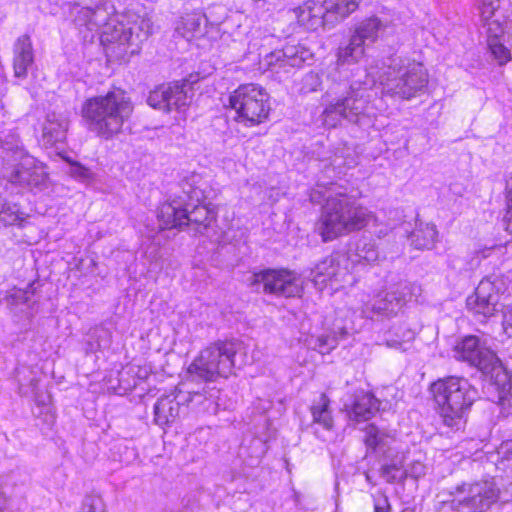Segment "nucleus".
I'll list each match as a JSON object with an SVG mask.
<instances>
[{
    "label": "nucleus",
    "mask_w": 512,
    "mask_h": 512,
    "mask_svg": "<svg viewBox=\"0 0 512 512\" xmlns=\"http://www.w3.org/2000/svg\"><path fill=\"white\" fill-rule=\"evenodd\" d=\"M371 213L347 193L327 196L321 206L316 229L323 242H331L365 229Z\"/></svg>",
    "instance_id": "obj_1"
},
{
    "label": "nucleus",
    "mask_w": 512,
    "mask_h": 512,
    "mask_svg": "<svg viewBox=\"0 0 512 512\" xmlns=\"http://www.w3.org/2000/svg\"><path fill=\"white\" fill-rule=\"evenodd\" d=\"M429 390L443 424L453 432L464 431L474 403L468 382L447 376L431 383Z\"/></svg>",
    "instance_id": "obj_2"
},
{
    "label": "nucleus",
    "mask_w": 512,
    "mask_h": 512,
    "mask_svg": "<svg viewBox=\"0 0 512 512\" xmlns=\"http://www.w3.org/2000/svg\"><path fill=\"white\" fill-rule=\"evenodd\" d=\"M237 355H246V347L241 340L217 339L199 351L187 367V373L206 383L228 379L235 375Z\"/></svg>",
    "instance_id": "obj_3"
},
{
    "label": "nucleus",
    "mask_w": 512,
    "mask_h": 512,
    "mask_svg": "<svg viewBox=\"0 0 512 512\" xmlns=\"http://www.w3.org/2000/svg\"><path fill=\"white\" fill-rule=\"evenodd\" d=\"M132 112V106L124 98H88L83 115L94 122L98 134L108 139L119 133L123 120Z\"/></svg>",
    "instance_id": "obj_4"
},
{
    "label": "nucleus",
    "mask_w": 512,
    "mask_h": 512,
    "mask_svg": "<svg viewBox=\"0 0 512 512\" xmlns=\"http://www.w3.org/2000/svg\"><path fill=\"white\" fill-rule=\"evenodd\" d=\"M253 285H262L263 292L269 295L285 298L301 297L304 293V282L294 270L280 268H266L253 273Z\"/></svg>",
    "instance_id": "obj_5"
},
{
    "label": "nucleus",
    "mask_w": 512,
    "mask_h": 512,
    "mask_svg": "<svg viewBox=\"0 0 512 512\" xmlns=\"http://www.w3.org/2000/svg\"><path fill=\"white\" fill-rule=\"evenodd\" d=\"M386 24L378 17L371 16L355 25L349 43L338 50V62L341 64L356 63L365 55L366 47L379 38Z\"/></svg>",
    "instance_id": "obj_6"
},
{
    "label": "nucleus",
    "mask_w": 512,
    "mask_h": 512,
    "mask_svg": "<svg viewBox=\"0 0 512 512\" xmlns=\"http://www.w3.org/2000/svg\"><path fill=\"white\" fill-rule=\"evenodd\" d=\"M188 186L189 189L185 190L188 205L186 229L203 234L216 226L218 209L208 200L206 190L202 185L189 183Z\"/></svg>",
    "instance_id": "obj_7"
},
{
    "label": "nucleus",
    "mask_w": 512,
    "mask_h": 512,
    "mask_svg": "<svg viewBox=\"0 0 512 512\" xmlns=\"http://www.w3.org/2000/svg\"><path fill=\"white\" fill-rule=\"evenodd\" d=\"M153 23L149 18L138 17L134 22L124 24L114 22L104 32V40L123 46L126 54L138 53L141 43L152 33Z\"/></svg>",
    "instance_id": "obj_8"
},
{
    "label": "nucleus",
    "mask_w": 512,
    "mask_h": 512,
    "mask_svg": "<svg viewBox=\"0 0 512 512\" xmlns=\"http://www.w3.org/2000/svg\"><path fill=\"white\" fill-rule=\"evenodd\" d=\"M500 289L494 281L482 279L466 300L467 309L475 316L489 318L499 311Z\"/></svg>",
    "instance_id": "obj_9"
},
{
    "label": "nucleus",
    "mask_w": 512,
    "mask_h": 512,
    "mask_svg": "<svg viewBox=\"0 0 512 512\" xmlns=\"http://www.w3.org/2000/svg\"><path fill=\"white\" fill-rule=\"evenodd\" d=\"M458 359L468 362L480 370H488L497 360L496 353L481 345L476 335L464 336L454 348Z\"/></svg>",
    "instance_id": "obj_10"
},
{
    "label": "nucleus",
    "mask_w": 512,
    "mask_h": 512,
    "mask_svg": "<svg viewBox=\"0 0 512 512\" xmlns=\"http://www.w3.org/2000/svg\"><path fill=\"white\" fill-rule=\"evenodd\" d=\"M187 208V197L176 196L160 202L156 208L158 228L162 231L186 230Z\"/></svg>",
    "instance_id": "obj_11"
},
{
    "label": "nucleus",
    "mask_w": 512,
    "mask_h": 512,
    "mask_svg": "<svg viewBox=\"0 0 512 512\" xmlns=\"http://www.w3.org/2000/svg\"><path fill=\"white\" fill-rule=\"evenodd\" d=\"M478 10L482 26L487 35L504 36L512 39V17L504 15L500 0H479Z\"/></svg>",
    "instance_id": "obj_12"
},
{
    "label": "nucleus",
    "mask_w": 512,
    "mask_h": 512,
    "mask_svg": "<svg viewBox=\"0 0 512 512\" xmlns=\"http://www.w3.org/2000/svg\"><path fill=\"white\" fill-rule=\"evenodd\" d=\"M229 105L236 110V121L248 127L268 119L270 107L263 98H229Z\"/></svg>",
    "instance_id": "obj_13"
},
{
    "label": "nucleus",
    "mask_w": 512,
    "mask_h": 512,
    "mask_svg": "<svg viewBox=\"0 0 512 512\" xmlns=\"http://www.w3.org/2000/svg\"><path fill=\"white\" fill-rule=\"evenodd\" d=\"M298 23L307 30H316L319 27L334 22L325 5V0H307L303 5L294 9Z\"/></svg>",
    "instance_id": "obj_14"
},
{
    "label": "nucleus",
    "mask_w": 512,
    "mask_h": 512,
    "mask_svg": "<svg viewBox=\"0 0 512 512\" xmlns=\"http://www.w3.org/2000/svg\"><path fill=\"white\" fill-rule=\"evenodd\" d=\"M381 401L371 391H360L344 406L348 418L356 423L372 419L380 411Z\"/></svg>",
    "instance_id": "obj_15"
},
{
    "label": "nucleus",
    "mask_w": 512,
    "mask_h": 512,
    "mask_svg": "<svg viewBox=\"0 0 512 512\" xmlns=\"http://www.w3.org/2000/svg\"><path fill=\"white\" fill-rule=\"evenodd\" d=\"M427 83V73L423 65L412 62L408 64L407 70L395 87H391L389 91H392L394 95L413 96L414 93L421 92Z\"/></svg>",
    "instance_id": "obj_16"
},
{
    "label": "nucleus",
    "mask_w": 512,
    "mask_h": 512,
    "mask_svg": "<svg viewBox=\"0 0 512 512\" xmlns=\"http://www.w3.org/2000/svg\"><path fill=\"white\" fill-rule=\"evenodd\" d=\"M70 14L74 15V23L78 27H85L89 31H96L102 26L104 32L108 25H114V20L107 22V13L104 9L96 7L95 9L89 7H80L77 3H69Z\"/></svg>",
    "instance_id": "obj_17"
},
{
    "label": "nucleus",
    "mask_w": 512,
    "mask_h": 512,
    "mask_svg": "<svg viewBox=\"0 0 512 512\" xmlns=\"http://www.w3.org/2000/svg\"><path fill=\"white\" fill-rule=\"evenodd\" d=\"M310 59H312V52L302 44H288L282 50L272 52L266 56V62L269 66L279 64V67H299Z\"/></svg>",
    "instance_id": "obj_18"
},
{
    "label": "nucleus",
    "mask_w": 512,
    "mask_h": 512,
    "mask_svg": "<svg viewBox=\"0 0 512 512\" xmlns=\"http://www.w3.org/2000/svg\"><path fill=\"white\" fill-rule=\"evenodd\" d=\"M33 61L34 56L31 40L29 36L22 35L17 39L14 45V75L18 78L26 77Z\"/></svg>",
    "instance_id": "obj_19"
},
{
    "label": "nucleus",
    "mask_w": 512,
    "mask_h": 512,
    "mask_svg": "<svg viewBox=\"0 0 512 512\" xmlns=\"http://www.w3.org/2000/svg\"><path fill=\"white\" fill-rule=\"evenodd\" d=\"M476 488V493L472 496L466 497L462 500V504L471 509V512H483L494 503L497 494L493 487L485 484L474 483L470 486L469 491L473 492Z\"/></svg>",
    "instance_id": "obj_20"
},
{
    "label": "nucleus",
    "mask_w": 512,
    "mask_h": 512,
    "mask_svg": "<svg viewBox=\"0 0 512 512\" xmlns=\"http://www.w3.org/2000/svg\"><path fill=\"white\" fill-rule=\"evenodd\" d=\"M339 261L329 255L319 261L312 270V280L321 289L331 284L339 274Z\"/></svg>",
    "instance_id": "obj_21"
},
{
    "label": "nucleus",
    "mask_w": 512,
    "mask_h": 512,
    "mask_svg": "<svg viewBox=\"0 0 512 512\" xmlns=\"http://www.w3.org/2000/svg\"><path fill=\"white\" fill-rule=\"evenodd\" d=\"M180 403L175 397L162 396L154 405V420L158 425L167 426L179 417Z\"/></svg>",
    "instance_id": "obj_22"
},
{
    "label": "nucleus",
    "mask_w": 512,
    "mask_h": 512,
    "mask_svg": "<svg viewBox=\"0 0 512 512\" xmlns=\"http://www.w3.org/2000/svg\"><path fill=\"white\" fill-rule=\"evenodd\" d=\"M198 82L197 75H190L188 78L162 83L155 87L152 93L160 94V96H177L183 94L187 96L189 93L194 94V85Z\"/></svg>",
    "instance_id": "obj_23"
},
{
    "label": "nucleus",
    "mask_w": 512,
    "mask_h": 512,
    "mask_svg": "<svg viewBox=\"0 0 512 512\" xmlns=\"http://www.w3.org/2000/svg\"><path fill=\"white\" fill-rule=\"evenodd\" d=\"M331 400L329 396L322 392L317 401L310 407L312 421L321 425L326 430H332L334 427V419L330 409Z\"/></svg>",
    "instance_id": "obj_24"
},
{
    "label": "nucleus",
    "mask_w": 512,
    "mask_h": 512,
    "mask_svg": "<svg viewBox=\"0 0 512 512\" xmlns=\"http://www.w3.org/2000/svg\"><path fill=\"white\" fill-rule=\"evenodd\" d=\"M67 130V123L64 119L56 117L55 114L49 115L42 124V137L49 144L64 139Z\"/></svg>",
    "instance_id": "obj_25"
},
{
    "label": "nucleus",
    "mask_w": 512,
    "mask_h": 512,
    "mask_svg": "<svg viewBox=\"0 0 512 512\" xmlns=\"http://www.w3.org/2000/svg\"><path fill=\"white\" fill-rule=\"evenodd\" d=\"M46 169V164L34 161L29 167H21V170L19 171L20 178L28 185L39 186L45 183L48 179V173Z\"/></svg>",
    "instance_id": "obj_26"
},
{
    "label": "nucleus",
    "mask_w": 512,
    "mask_h": 512,
    "mask_svg": "<svg viewBox=\"0 0 512 512\" xmlns=\"http://www.w3.org/2000/svg\"><path fill=\"white\" fill-rule=\"evenodd\" d=\"M396 301L399 308H402L405 304L404 297L399 295L397 297L394 294L387 292H379L370 299L371 310L375 313H387L393 311V302Z\"/></svg>",
    "instance_id": "obj_27"
},
{
    "label": "nucleus",
    "mask_w": 512,
    "mask_h": 512,
    "mask_svg": "<svg viewBox=\"0 0 512 512\" xmlns=\"http://www.w3.org/2000/svg\"><path fill=\"white\" fill-rule=\"evenodd\" d=\"M361 0H325L328 13L334 21L342 19L357 10Z\"/></svg>",
    "instance_id": "obj_28"
},
{
    "label": "nucleus",
    "mask_w": 512,
    "mask_h": 512,
    "mask_svg": "<svg viewBox=\"0 0 512 512\" xmlns=\"http://www.w3.org/2000/svg\"><path fill=\"white\" fill-rule=\"evenodd\" d=\"M503 36L487 35L488 47L499 65H504L511 59L509 49L501 42Z\"/></svg>",
    "instance_id": "obj_29"
},
{
    "label": "nucleus",
    "mask_w": 512,
    "mask_h": 512,
    "mask_svg": "<svg viewBox=\"0 0 512 512\" xmlns=\"http://www.w3.org/2000/svg\"><path fill=\"white\" fill-rule=\"evenodd\" d=\"M504 199V228L507 232L512 234V176L506 180V185L504 189Z\"/></svg>",
    "instance_id": "obj_30"
},
{
    "label": "nucleus",
    "mask_w": 512,
    "mask_h": 512,
    "mask_svg": "<svg viewBox=\"0 0 512 512\" xmlns=\"http://www.w3.org/2000/svg\"><path fill=\"white\" fill-rule=\"evenodd\" d=\"M364 444L375 451L380 445L383 444L384 433L373 423L368 424L365 428Z\"/></svg>",
    "instance_id": "obj_31"
},
{
    "label": "nucleus",
    "mask_w": 512,
    "mask_h": 512,
    "mask_svg": "<svg viewBox=\"0 0 512 512\" xmlns=\"http://www.w3.org/2000/svg\"><path fill=\"white\" fill-rule=\"evenodd\" d=\"M200 28L199 19L195 16H187L182 19L181 26L177 27V31L187 40L194 37V33Z\"/></svg>",
    "instance_id": "obj_32"
},
{
    "label": "nucleus",
    "mask_w": 512,
    "mask_h": 512,
    "mask_svg": "<svg viewBox=\"0 0 512 512\" xmlns=\"http://www.w3.org/2000/svg\"><path fill=\"white\" fill-rule=\"evenodd\" d=\"M373 512H392V505L384 492L373 497Z\"/></svg>",
    "instance_id": "obj_33"
},
{
    "label": "nucleus",
    "mask_w": 512,
    "mask_h": 512,
    "mask_svg": "<svg viewBox=\"0 0 512 512\" xmlns=\"http://www.w3.org/2000/svg\"><path fill=\"white\" fill-rule=\"evenodd\" d=\"M72 174L81 179H90L93 176L90 168L81 164L80 162L75 164V168L72 169Z\"/></svg>",
    "instance_id": "obj_34"
},
{
    "label": "nucleus",
    "mask_w": 512,
    "mask_h": 512,
    "mask_svg": "<svg viewBox=\"0 0 512 512\" xmlns=\"http://www.w3.org/2000/svg\"><path fill=\"white\" fill-rule=\"evenodd\" d=\"M251 94H253V96L262 95L263 90L261 87L255 85V84H248V85H245L242 87L241 92L237 96L246 97V96H250Z\"/></svg>",
    "instance_id": "obj_35"
},
{
    "label": "nucleus",
    "mask_w": 512,
    "mask_h": 512,
    "mask_svg": "<svg viewBox=\"0 0 512 512\" xmlns=\"http://www.w3.org/2000/svg\"><path fill=\"white\" fill-rule=\"evenodd\" d=\"M398 469L399 468L396 464H385L381 468V473L384 477L387 478L389 482H393L394 477L390 478V476L394 471H397Z\"/></svg>",
    "instance_id": "obj_36"
},
{
    "label": "nucleus",
    "mask_w": 512,
    "mask_h": 512,
    "mask_svg": "<svg viewBox=\"0 0 512 512\" xmlns=\"http://www.w3.org/2000/svg\"><path fill=\"white\" fill-rule=\"evenodd\" d=\"M168 99L169 98H148V103H149L150 106L156 108V107L160 106L162 102L165 105H167L168 103H166V101Z\"/></svg>",
    "instance_id": "obj_37"
},
{
    "label": "nucleus",
    "mask_w": 512,
    "mask_h": 512,
    "mask_svg": "<svg viewBox=\"0 0 512 512\" xmlns=\"http://www.w3.org/2000/svg\"><path fill=\"white\" fill-rule=\"evenodd\" d=\"M305 82L310 84H316L318 82V78L315 74H308L305 77Z\"/></svg>",
    "instance_id": "obj_38"
},
{
    "label": "nucleus",
    "mask_w": 512,
    "mask_h": 512,
    "mask_svg": "<svg viewBox=\"0 0 512 512\" xmlns=\"http://www.w3.org/2000/svg\"><path fill=\"white\" fill-rule=\"evenodd\" d=\"M64 160L72 167L75 168V164H78L79 162L76 160L71 159L70 157H64Z\"/></svg>",
    "instance_id": "obj_39"
},
{
    "label": "nucleus",
    "mask_w": 512,
    "mask_h": 512,
    "mask_svg": "<svg viewBox=\"0 0 512 512\" xmlns=\"http://www.w3.org/2000/svg\"><path fill=\"white\" fill-rule=\"evenodd\" d=\"M315 91H316V89H315V88H311L310 90H307V91H305V92H306V93H309V92H315Z\"/></svg>",
    "instance_id": "obj_40"
},
{
    "label": "nucleus",
    "mask_w": 512,
    "mask_h": 512,
    "mask_svg": "<svg viewBox=\"0 0 512 512\" xmlns=\"http://www.w3.org/2000/svg\"><path fill=\"white\" fill-rule=\"evenodd\" d=\"M106 96H107V97H110V96H114V95H113V93H110V92H109V93H107V94H106Z\"/></svg>",
    "instance_id": "obj_41"
}]
</instances>
